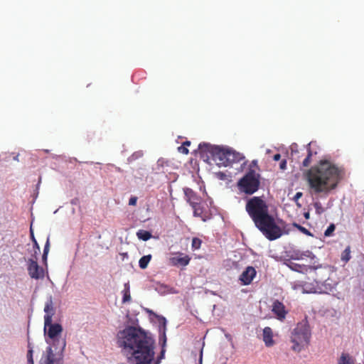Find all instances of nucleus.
Masks as SVG:
<instances>
[{
  "instance_id": "34",
  "label": "nucleus",
  "mask_w": 364,
  "mask_h": 364,
  "mask_svg": "<svg viewBox=\"0 0 364 364\" xmlns=\"http://www.w3.org/2000/svg\"><path fill=\"white\" fill-rule=\"evenodd\" d=\"M30 234H31V240L33 242V249H37L38 250V247H40L37 240H36L35 237H34V234H33V231L32 230V228H30Z\"/></svg>"
},
{
  "instance_id": "32",
  "label": "nucleus",
  "mask_w": 364,
  "mask_h": 364,
  "mask_svg": "<svg viewBox=\"0 0 364 364\" xmlns=\"http://www.w3.org/2000/svg\"><path fill=\"white\" fill-rule=\"evenodd\" d=\"M336 225L333 223H331L324 232L325 237H330L335 231Z\"/></svg>"
},
{
  "instance_id": "46",
  "label": "nucleus",
  "mask_w": 364,
  "mask_h": 364,
  "mask_svg": "<svg viewBox=\"0 0 364 364\" xmlns=\"http://www.w3.org/2000/svg\"><path fill=\"white\" fill-rule=\"evenodd\" d=\"M280 159H281V155H280V154H274V156H273V159H274V161H279V160H280Z\"/></svg>"
},
{
  "instance_id": "7",
  "label": "nucleus",
  "mask_w": 364,
  "mask_h": 364,
  "mask_svg": "<svg viewBox=\"0 0 364 364\" xmlns=\"http://www.w3.org/2000/svg\"><path fill=\"white\" fill-rule=\"evenodd\" d=\"M310 338V329L308 321L303 320L297 323L291 332V341L294 343V350L299 351L304 344L308 343Z\"/></svg>"
},
{
  "instance_id": "18",
  "label": "nucleus",
  "mask_w": 364,
  "mask_h": 364,
  "mask_svg": "<svg viewBox=\"0 0 364 364\" xmlns=\"http://www.w3.org/2000/svg\"><path fill=\"white\" fill-rule=\"evenodd\" d=\"M122 294H123L122 303H127L131 300L130 286H129V282L124 283Z\"/></svg>"
},
{
  "instance_id": "47",
  "label": "nucleus",
  "mask_w": 364,
  "mask_h": 364,
  "mask_svg": "<svg viewBox=\"0 0 364 364\" xmlns=\"http://www.w3.org/2000/svg\"><path fill=\"white\" fill-rule=\"evenodd\" d=\"M41 177L40 176V177H39L38 182V183H37V185H36V195H38V188H39V186H40V183H41Z\"/></svg>"
},
{
  "instance_id": "36",
  "label": "nucleus",
  "mask_w": 364,
  "mask_h": 364,
  "mask_svg": "<svg viewBox=\"0 0 364 364\" xmlns=\"http://www.w3.org/2000/svg\"><path fill=\"white\" fill-rule=\"evenodd\" d=\"M301 252L299 250L297 251H294L293 252V255H291V259H302V257H301Z\"/></svg>"
},
{
  "instance_id": "9",
  "label": "nucleus",
  "mask_w": 364,
  "mask_h": 364,
  "mask_svg": "<svg viewBox=\"0 0 364 364\" xmlns=\"http://www.w3.org/2000/svg\"><path fill=\"white\" fill-rule=\"evenodd\" d=\"M299 287H301V292L304 294H328L331 292V287L328 283L320 285L316 284L314 280L312 282H304Z\"/></svg>"
},
{
  "instance_id": "35",
  "label": "nucleus",
  "mask_w": 364,
  "mask_h": 364,
  "mask_svg": "<svg viewBox=\"0 0 364 364\" xmlns=\"http://www.w3.org/2000/svg\"><path fill=\"white\" fill-rule=\"evenodd\" d=\"M301 257H310L311 259H314L316 257V256L311 251H309V250L301 252Z\"/></svg>"
},
{
  "instance_id": "25",
  "label": "nucleus",
  "mask_w": 364,
  "mask_h": 364,
  "mask_svg": "<svg viewBox=\"0 0 364 364\" xmlns=\"http://www.w3.org/2000/svg\"><path fill=\"white\" fill-rule=\"evenodd\" d=\"M145 311L150 315V316H154V317H156L158 320V322H159V328H158V331L159 332V330H160V328H161V318H164V319H166L164 316H161V315H158L156 314V313H154L152 310L151 309H145Z\"/></svg>"
},
{
  "instance_id": "57",
  "label": "nucleus",
  "mask_w": 364,
  "mask_h": 364,
  "mask_svg": "<svg viewBox=\"0 0 364 364\" xmlns=\"http://www.w3.org/2000/svg\"><path fill=\"white\" fill-rule=\"evenodd\" d=\"M246 164H247V161H245L243 163V165H246Z\"/></svg>"
},
{
  "instance_id": "38",
  "label": "nucleus",
  "mask_w": 364,
  "mask_h": 364,
  "mask_svg": "<svg viewBox=\"0 0 364 364\" xmlns=\"http://www.w3.org/2000/svg\"><path fill=\"white\" fill-rule=\"evenodd\" d=\"M290 149H291V154H297L299 152L298 151V145L296 143H293L291 145Z\"/></svg>"
},
{
  "instance_id": "5",
  "label": "nucleus",
  "mask_w": 364,
  "mask_h": 364,
  "mask_svg": "<svg viewBox=\"0 0 364 364\" xmlns=\"http://www.w3.org/2000/svg\"><path fill=\"white\" fill-rule=\"evenodd\" d=\"M214 160L218 167H227L231 166L233 163L240 162L245 160V156L233 150L232 148L223 147L217 145L215 148Z\"/></svg>"
},
{
  "instance_id": "48",
  "label": "nucleus",
  "mask_w": 364,
  "mask_h": 364,
  "mask_svg": "<svg viewBox=\"0 0 364 364\" xmlns=\"http://www.w3.org/2000/svg\"><path fill=\"white\" fill-rule=\"evenodd\" d=\"M114 167V164H108L106 165V168L107 171H110L112 168Z\"/></svg>"
},
{
  "instance_id": "17",
  "label": "nucleus",
  "mask_w": 364,
  "mask_h": 364,
  "mask_svg": "<svg viewBox=\"0 0 364 364\" xmlns=\"http://www.w3.org/2000/svg\"><path fill=\"white\" fill-rule=\"evenodd\" d=\"M263 341L267 347H270L274 345L273 333L270 327H265L263 329Z\"/></svg>"
},
{
  "instance_id": "49",
  "label": "nucleus",
  "mask_w": 364,
  "mask_h": 364,
  "mask_svg": "<svg viewBox=\"0 0 364 364\" xmlns=\"http://www.w3.org/2000/svg\"><path fill=\"white\" fill-rule=\"evenodd\" d=\"M332 205H333V200H330L327 203L326 209L331 208L332 207Z\"/></svg>"
},
{
  "instance_id": "11",
  "label": "nucleus",
  "mask_w": 364,
  "mask_h": 364,
  "mask_svg": "<svg viewBox=\"0 0 364 364\" xmlns=\"http://www.w3.org/2000/svg\"><path fill=\"white\" fill-rule=\"evenodd\" d=\"M27 270L32 279H42L44 277L43 267H40L38 262L33 258H29L27 261Z\"/></svg>"
},
{
  "instance_id": "29",
  "label": "nucleus",
  "mask_w": 364,
  "mask_h": 364,
  "mask_svg": "<svg viewBox=\"0 0 364 364\" xmlns=\"http://www.w3.org/2000/svg\"><path fill=\"white\" fill-rule=\"evenodd\" d=\"M193 209V215L195 217H201L203 213V208H200V203L196 204L195 207H192Z\"/></svg>"
},
{
  "instance_id": "1",
  "label": "nucleus",
  "mask_w": 364,
  "mask_h": 364,
  "mask_svg": "<svg viewBox=\"0 0 364 364\" xmlns=\"http://www.w3.org/2000/svg\"><path fill=\"white\" fill-rule=\"evenodd\" d=\"M161 328L159 333V343L161 346L160 355L154 364H159L164 358L166 346L167 320L161 318ZM117 343L122 348V352L127 356L131 364H151L154 358L155 339L151 333L140 326H125L118 331Z\"/></svg>"
},
{
  "instance_id": "30",
  "label": "nucleus",
  "mask_w": 364,
  "mask_h": 364,
  "mask_svg": "<svg viewBox=\"0 0 364 364\" xmlns=\"http://www.w3.org/2000/svg\"><path fill=\"white\" fill-rule=\"evenodd\" d=\"M293 225L294 227H296L303 234L308 235V236H313V235L310 232V231L309 230H307L306 228L301 226V225L294 223Z\"/></svg>"
},
{
  "instance_id": "26",
  "label": "nucleus",
  "mask_w": 364,
  "mask_h": 364,
  "mask_svg": "<svg viewBox=\"0 0 364 364\" xmlns=\"http://www.w3.org/2000/svg\"><path fill=\"white\" fill-rule=\"evenodd\" d=\"M350 259V247H347L341 254V260L347 262Z\"/></svg>"
},
{
  "instance_id": "15",
  "label": "nucleus",
  "mask_w": 364,
  "mask_h": 364,
  "mask_svg": "<svg viewBox=\"0 0 364 364\" xmlns=\"http://www.w3.org/2000/svg\"><path fill=\"white\" fill-rule=\"evenodd\" d=\"M156 291L161 294H178V290L176 289L173 287H171L168 285L164 284H158L155 287Z\"/></svg>"
},
{
  "instance_id": "56",
  "label": "nucleus",
  "mask_w": 364,
  "mask_h": 364,
  "mask_svg": "<svg viewBox=\"0 0 364 364\" xmlns=\"http://www.w3.org/2000/svg\"><path fill=\"white\" fill-rule=\"evenodd\" d=\"M44 151H45L46 153H48V152H49V150H48V149H45V150H44Z\"/></svg>"
},
{
  "instance_id": "8",
  "label": "nucleus",
  "mask_w": 364,
  "mask_h": 364,
  "mask_svg": "<svg viewBox=\"0 0 364 364\" xmlns=\"http://www.w3.org/2000/svg\"><path fill=\"white\" fill-rule=\"evenodd\" d=\"M311 268L309 271V274H313V278L314 282L320 285H324L328 283L331 287V291L335 288L336 284L330 278L331 271L330 269L326 267L319 266H311Z\"/></svg>"
},
{
  "instance_id": "27",
  "label": "nucleus",
  "mask_w": 364,
  "mask_h": 364,
  "mask_svg": "<svg viewBox=\"0 0 364 364\" xmlns=\"http://www.w3.org/2000/svg\"><path fill=\"white\" fill-rule=\"evenodd\" d=\"M143 156V152L142 151H135L134 153H133L128 159H127V161L128 162H132L139 158H141V156Z\"/></svg>"
},
{
  "instance_id": "22",
  "label": "nucleus",
  "mask_w": 364,
  "mask_h": 364,
  "mask_svg": "<svg viewBox=\"0 0 364 364\" xmlns=\"http://www.w3.org/2000/svg\"><path fill=\"white\" fill-rule=\"evenodd\" d=\"M338 364H353V360L348 354L343 353L341 354Z\"/></svg>"
},
{
  "instance_id": "41",
  "label": "nucleus",
  "mask_w": 364,
  "mask_h": 364,
  "mask_svg": "<svg viewBox=\"0 0 364 364\" xmlns=\"http://www.w3.org/2000/svg\"><path fill=\"white\" fill-rule=\"evenodd\" d=\"M178 151L180 153H182V154H188V149L186 146H183V145L179 146L178 148Z\"/></svg>"
},
{
  "instance_id": "58",
  "label": "nucleus",
  "mask_w": 364,
  "mask_h": 364,
  "mask_svg": "<svg viewBox=\"0 0 364 364\" xmlns=\"http://www.w3.org/2000/svg\"><path fill=\"white\" fill-rule=\"evenodd\" d=\"M200 361L202 360V353L200 354Z\"/></svg>"
},
{
  "instance_id": "6",
  "label": "nucleus",
  "mask_w": 364,
  "mask_h": 364,
  "mask_svg": "<svg viewBox=\"0 0 364 364\" xmlns=\"http://www.w3.org/2000/svg\"><path fill=\"white\" fill-rule=\"evenodd\" d=\"M237 186L241 193L252 195L260 186V174L254 169L249 168L247 173L238 180Z\"/></svg>"
},
{
  "instance_id": "42",
  "label": "nucleus",
  "mask_w": 364,
  "mask_h": 364,
  "mask_svg": "<svg viewBox=\"0 0 364 364\" xmlns=\"http://www.w3.org/2000/svg\"><path fill=\"white\" fill-rule=\"evenodd\" d=\"M217 177L220 180H225L226 179V174L223 172L219 171L215 173Z\"/></svg>"
},
{
  "instance_id": "23",
  "label": "nucleus",
  "mask_w": 364,
  "mask_h": 364,
  "mask_svg": "<svg viewBox=\"0 0 364 364\" xmlns=\"http://www.w3.org/2000/svg\"><path fill=\"white\" fill-rule=\"evenodd\" d=\"M49 249H50V240H49V236H48L47 238V240L46 242V244L44 245L43 253L42 255V260L45 263H46V262H47Z\"/></svg>"
},
{
  "instance_id": "50",
  "label": "nucleus",
  "mask_w": 364,
  "mask_h": 364,
  "mask_svg": "<svg viewBox=\"0 0 364 364\" xmlns=\"http://www.w3.org/2000/svg\"><path fill=\"white\" fill-rule=\"evenodd\" d=\"M113 168L116 170V171H117V172H119V173L122 172V169L121 168H119V167L115 166L114 165V167H113Z\"/></svg>"
},
{
  "instance_id": "37",
  "label": "nucleus",
  "mask_w": 364,
  "mask_h": 364,
  "mask_svg": "<svg viewBox=\"0 0 364 364\" xmlns=\"http://www.w3.org/2000/svg\"><path fill=\"white\" fill-rule=\"evenodd\" d=\"M302 195L303 194L301 192H297L293 198V200L296 203L297 205L299 207L301 206V205L298 203V200L302 196Z\"/></svg>"
},
{
  "instance_id": "40",
  "label": "nucleus",
  "mask_w": 364,
  "mask_h": 364,
  "mask_svg": "<svg viewBox=\"0 0 364 364\" xmlns=\"http://www.w3.org/2000/svg\"><path fill=\"white\" fill-rule=\"evenodd\" d=\"M33 253L31 255V258L34 259L37 262V259H38L37 256L40 252V247H38V250L37 249H33Z\"/></svg>"
},
{
  "instance_id": "39",
  "label": "nucleus",
  "mask_w": 364,
  "mask_h": 364,
  "mask_svg": "<svg viewBox=\"0 0 364 364\" xmlns=\"http://www.w3.org/2000/svg\"><path fill=\"white\" fill-rule=\"evenodd\" d=\"M137 197L136 196H132L129 200V205H136V203H137Z\"/></svg>"
},
{
  "instance_id": "14",
  "label": "nucleus",
  "mask_w": 364,
  "mask_h": 364,
  "mask_svg": "<svg viewBox=\"0 0 364 364\" xmlns=\"http://www.w3.org/2000/svg\"><path fill=\"white\" fill-rule=\"evenodd\" d=\"M183 192L185 198L191 207H195L196 203H198L200 199L196 193L190 188H184Z\"/></svg>"
},
{
  "instance_id": "43",
  "label": "nucleus",
  "mask_w": 364,
  "mask_h": 364,
  "mask_svg": "<svg viewBox=\"0 0 364 364\" xmlns=\"http://www.w3.org/2000/svg\"><path fill=\"white\" fill-rule=\"evenodd\" d=\"M279 168L282 169V170H285L286 168H287V160L286 159H283L281 161L280 164H279Z\"/></svg>"
},
{
  "instance_id": "52",
  "label": "nucleus",
  "mask_w": 364,
  "mask_h": 364,
  "mask_svg": "<svg viewBox=\"0 0 364 364\" xmlns=\"http://www.w3.org/2000/svg\"><path fill=\"white\" fill-rule=\"evenodd\" d=\"M191 144V141H186L183 143V146H190Z\"/></svg>"
},
{
  "instance_id": "3",
  "label": "nucleus",
  "mask_w": 364,
  "mask_h": 364,
  "mask_svg": "<svg viewBox=\"0 0 364 364\" xmlns=\"http://www.w3.org/2000/svg\"><path fill=\"white\" fill-rule=\"evenodd\" d=\"M245 210L252 220L255 227L269 240H275L284 233L276 223L274 218L269 212L267 202L259 196H253L247 199Z\"/></svg>"
},
{
  "instance_id": "51",
  "label": "nucleus",
  "mask_w": 364,
  "mask_h": 364,
  "mask_svg": "<svg viewBox=\"0 0 364 364\" xmlns=\"http://www.w3.org/2000/svg\"><path fill=\"white\" fill-rule=\"evenodd\" d=\"M300 284H299V285H300ZM293 288H294V289L301 291V287H299V284H294V287H293Z\"/></svg>"
},
{
  "instance_id": "12",
  "label": "nucleus",
  "mask_w": 364,
  "mask_h": 364,
  "mask_svg": "<svg viewBox=\"0 0 364 364\" xmlns=\"http://www.w3.org/2000/svg\"><path fill=\"white\" fill-rule=\"evenodd\" d=\"M257 272L252 266H248L240 274L239 280L243 285H249L255 277Z\"/></svg>"
},
{
  "instance_id": "53",
  "label": "nucleus",
  "mask_w": 364,
  "mask_h": 364,
  "mask_svg": "<svg viewBox=\"0 0 364 364\" xmlns=\"http://www.w3.org/2000/svg\"><path fill=\"white\" fill-rule=\"evenodd\" d=\"M304 216L306 219H309L310 217V214L309 212L304 213Z\"/></svg>"
},
{
  "instance_id": "16",
  "label": "nucleus",
  "mask_w": 364,
  "mask_h": 364,
  "mask_svg": "<svg viewBox=\"0 0 364 364\" xmlns=\"http://www.w3.org/2000/svg\"><path fill=\"white\" fill-rule=\"evenodd\" d=\"M287 266L291 270L300 273H308L311 268L310 265L299 264L291 261L285 263Z\"/></svg>"
},
{
  "instance_id": "33",
  "label": "nucleus",
  "mask_w": 364,
  "mask_h": 364,
  "mask_svg": "<svg viewBox=\"0 0 364 364\" xmlns=\"http://www.w3.org/2000/svg\"><path fill=\"white\" fill-rule=\"evenodd\" d=\"M202 241L198 237H193L192 240V248L193 250H198L201 246Z\"/></svg>"
},
{
  "instance_id": "28",
  "label": "nucleus",
  "mask_w": 364,
  "mask_h": 364,
  "mask_svg": "<svg viewBox=\"0 0 364 364\" xmlns=\"http://www.w3.org/2000/svg\"><path fill=\"white\" fill-rule=\"evenodd\" d=\"M314 207L315 208L316 213L318 215L323 213L326 210V209L322 207L321 203L318 201H316L314 203Z\"/></svg>"
},
{
  "instance_id": "13",
  "label": "nucleus",
  "mask_w": 364,
  "mask_h": 364,
  "mask_svg": "<svg viewBox=\"0 0 364 364\" xmlns=\"http://www.w3.org/2000/svg\"><path fill=\"white\" fill-rule=\"evenodd\" d=\"M272 311L277 315V317L279 320H282L285 318L287 311L284 304L279 300H275L272 304Z\"/></svg>"
},
{
  "instance_id": "45",
  "label": "nucleus",
  "mask_w": 364,
  "mask_h": 364,
  "mask_svg": "<svg viewBox=\"0 0 364 364\" xmlns=\"http://www.w3.org/2000/svg\"><path fill=\"white\" fill-rule=\"evenodd\" d=\"M72 205H77L79 204V200L77 198H73L70 201Z\"/></svg>"
},
{
  "instance_id": "20",
  "label": "nucleus",
  "mask_w": 364,
  "mask_h": 364,
  "mask_svg": "<svg viewBox=\"0 0 364 364\" xmlns=\"http://www.w3.org/2000/svg\"><path fill=\"white\" fill-rule=\"evenodd\" d=\"M151 259V255H147L141 257L139 261V266L141 269H144L147 267L148 264L149 263Z\"/></svg>"
},
{
  "instance_id": "24",
  "label": "nucleus",
  "mask_w": 364,
  "mask_h": 364,
  "mask_svg": "<svg viewBox=\"0 0 364 364\" xmlns=\"http://www.w3.org/2000/svg\"><path fill=\"white\" fill-rule=\"evenodd\" d=\"M33 346L31 345V343L28 341V352H27V360H28V364H34L33 363Z\"/></svg>"
},
{
  "instance_id": "4",
  "label": "nucleus",
  "mask_w": 364,
  "mask_h": 364,
  "mask_svg": "<svg viewBox=\"0 0 364 364\" xmlns=\"http://www.w3.org/2000/svg\"><path fill=\"white\" fill-rule=\"evenodd\" d=\"M339 176V170L330 161H321L319 164L312 168L308 173V182L316 194L328 195L336 188Z\"/></svg>"
},
{
  "instance_id": "44",
  "label": "nucleus",
  "mask_w": 364,
  "mask_h": 364,
  "mask_svg": "<svg viewBox=\"0 0 364 364\" xmlns=\"http://www.w3.org/2000/svg\"><path fill=\"white\" fill-rule=\"evenodd\" d=\"M253 167H258L257 160H252L250 164L249 168L253 169Z\"/></svg>"
},
{
  "instance_id": "2",
  "label": "nucleus",
  "mask_w": 364,
  "mask_h": 364,
  "mask_svg": "<svg viewBox=\"0 0 364 364\" xmlns=\"http://www.w3.org/2000/svg\"><path fill=\"white\" fill-rule=\"evenodd\" d=\"M43 311L45 313L43 333L48 347L46 351V355L41 358L40 364H63L66 338L62 336L63 326L53 321L55 308L51 295L47 297Z\"/></svg>"
},
{
  "instance_id": "10",
  "label": "nucleus",
  "mask_w": 364,
  "mask_h": 364,
  "mask_svg": "<svg viewBox=\"0 0 364 364\" xmlns=\"http://www.w3.org/2000/svg\"><path fill=\"white\" fill-rule=\"evenodd\" d=\"M217 145H212L207 142L200 143L198 145V154L200 158L205 163L210 164V159L214 160L215 148Z\"/></svg>"
},
{
  "instance_id": "19",
  "label": "nucleus",
  "mask_w": 364,
  "mask_h": 364,
  "mask_svg": "<svg viewBox=\"0 0 364 364\" xmlns=\"http://www.w3.org/2000/svg\"><path fill=\"white\" fill-rule=\"evenodd\" d=\"M136 236H137V237H138L139 240H143V241H147V240H149L150 238H151L152 235H151V232H149V231H148V230H139L136 232Z\"/></svg>"
},
{
  "instance_id": "54",
  "label": "nucleus",
  "mask_w": 364,
  "mask_h": 364,
  "mask_svg": "<svg viewBox=\"0 0 364 364\" xmlns=\"http://www.w3.org/2000/svg\"><path fill=\"white\" fill-rule=\"evenodd\" d=\"M14 159L15 161H18V155H16V156L14 157Z\"/></svg>"
},
{
  "instance_id": "55",
  "label": "nucleus",
  "mask_w": 364,
  "mask_h": 364,
  "mask_svg": "<svg viewBox=\"0 0 364 364\" xmlns=\"http://www.w3.org/2000/svg\"><path fill=\"white\" fill-rule=\"evenodd\" d=\"M85 163H86V164H94V162H93V161H87V162H85Z\"/></svg>"
},
{
  "instance_id": "31",
  "label": "nucleus",
  "mask_w": 364,
  "mask_h": 364,
  "mask_svg": "<svg viewBox=\"0 0 364 364\" xmlns=\"http://www.w3.org/2000/svg\"><path fill=\"white\" fill-rule=\"evenodd\" d=\"M177 263L181 266H186L190 262L188 256L180 257L176 259Z\"/></svg>"
},
{
  "instance_id": "21",
  "label": "nucleus",
  "mask_w": 364,
  "mask_h": 364,
  "mask_svg": "<svg viewBox=\"0 0 364 364\" xmlns=\"http://www.w3.org/2000/svg\"><path fill=\"white\" fill-rule=\"evenodd\" d=\"M312 144V142H310L307 145H306V149H307V151H308V154L306 156V157L304 159L303 162H302V165L304 167H307L309 164H310V160H311V157L312 156V151L310 149V146Z\"/></svg>"
}]
</instances>
